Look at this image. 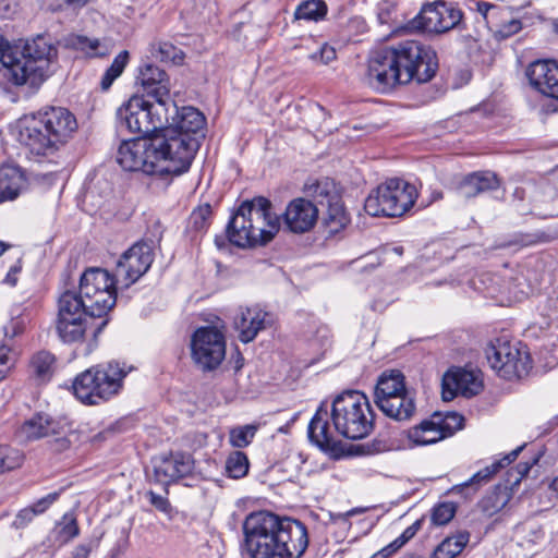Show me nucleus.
I'll use <instances>...</instances> for the list:
<instances>
[{"label": "nucleus", "instance_id": "1", "mask_svg": "<svg viewBox=\"0 0 558 558\" xmlns=\"http://www.w3.org/2000/svg\"><path fill=\"white\" fill-rule=\"evenodd\" d=\"M243 533L252 558H301L310 542L303 522L269 511L250 513L243 522Z\"/></svg>", "mask_w": 558, "mask_h": 558}, {"label": "nucleus", "instance_id": "2", "mask_svg": "<svg viewBox=\"0 0 558 558\" xmlns=\"http://www.w3.org/2000/svg\"><path fill=\"white\" fill-rule=\"evenodd\" d=\"M183 146L182 141L168 142L158 134L124 141L118 148L117 162L125 171H143L168 186L174 177L184 173L187 166L192 147Z\"/></svg>", "mask_w": 558, "mask_h": 558}, {"label": "nucleus", "instance_id": "3", "mask_svg": "<svg viewBox=\"0 0 558 558\" xmlns=\"http://www.w3.org/2000/svg\"><path fill=\"white\" fill-rule=\"evenodd\" d=\"M116 305L113 280L102 268H89L83 272L80 280V292L65 291L58 300L57 318L88 317L99 319L95 324L93 336L108 324V314Z\"/></svg>", "mask_w": 558, "mask_h": 558}, {"label": "nucleus", "instance_id": "4", "mask_svg": "<svg viewBox=\"0 0 558 558\" xmlns=\"http://www.w3.org/2000/svg\"><path fill=\"white\" fill-rule=\"evenodd\" d=\"M76 129V119L68 109L50 107L19 120L17 141L32 154L46 156L65 143Z\"/></svg>", "mask_w": 558, "mask_h": 558}, {"label": "nucleus", "instance_id": "5", "mask_svg": "<svg viewBox=\"0 0 558 558\" xmlns=\"http://www.w3.org/2000/svg\"><path fill=\"white\" fill-rule=\"evenodd\" d=\"M0 77L16 86L37 87L45 81L56 49L44 37L24 45H10L0 37Z\"/></svg>", "mask_w": 558, "mask_h": 558}, {"label": "nucleus", "instance_id": "6", "mask_svg": "<svg viewBox=\"0 0 558 558\" xmlns=\"http://www.w3.org/2000/svg\"><path fill=\"white\" fill-rule=\"evenodd\" d=\"M280 229L279 217L263 196L244 201L227 226L229 241L238 247H254L270 242Z\"/></svg>", "mask_w": 558, "mask_h": 558}, {"label": "nucleus", "instance_id": "7", "mask_svg": "<svg viewBox=\"0 0 558 558\" xmlns=\"http://www.w3.org/2000/svg\"><path fill=\"white\" fill-rule=\"evenodd\" d=\"M131 371L132 367L114 361L92 366L74 378L73 393L89 405L108 401L120 392L123 379Z\"/></svg>", "mask_w": 558, "mask_h": 558}, {"label": "nucleus", "instance_id": "8", "mask_svg": "<svg viewBox=\"0 0 558 558\" xmlns=\"http://www.w3.org/2000/svg\"><path fill=\"white\" fill-rule=\"evenodd\" d=\"M330 418L337 434L352 440L367 437L374 428L369 401L357 390L344 391L333 399Z\"/></svg>", "mask_w": 558, "mask_h": 558}, {"label": "nucleus", "instance_id": "9", "mask_svg": "<svg viewBox=\"0 0 558 558\" xmlns=\"http://www.w3.org/2000/svg\"><path fill=\"white\" fill-rule=\"evenodd\" d=\"M120 129L145 136L158 131L165 133L169 123L168 104L134 95L117 112Z\"/></svg>", "mask_w": 558, "mask_h": 558}, {"label": "nucleus", "instance_id": "10", "mask_svg": "<svg viewBox=\"0 0 558 558\" xmlns=\"http://www.w3.org/2000/svg\"><path fill=\"white\" fill-rule=\"evenodd\" d=\"M417 198V190L401 179H389L365 199L364 209L371 216L400 217Z\"/></svg>", "mask_w": 558, "mask_h": 558}, {"label": "nucleus", "instance_id": "11", "mask_svg": "<svg viewBox=\"0 0 558 558\" xmlns=\"http://www.w3.org/2000/svg\"><path fill=\"white\" fill-rule=\"evenodd\" d=\"M392 48L401 71L402 84L412 81L426 83L434 77L438 63L432 47L416 40H405Z\"/></svg>", "mask_w": 558, "mask_h": 558}, {"label": "nucleus", "instance_id": "12", "mask_svg": "<svg viewBox=\"0 0 558 558\" xmlns=\"http://www.w3.org/2000/svg\"><path fill=\"white\" fill-rule=\"evenodd\" d=\"M485 352L490 367L505 379L521 378L532 368L530 354L520 343L497 339Z\"/></svg>", "mask_w": 558, "mask_h": 558}, {"label": "nucleus", "instance_id": "13", "mask_svg": "<svg viewBox=\"0 0 558 558\" xmlns=\"http://www.w3.org/2000/svg\"><path fill=\"white\" fill-rule=\"evenodd\" d=\"M175 113L173 122H169L165 133L158 135L168 142L170 140L182 141L185 148L192 147L191 157L184 168V172H186L199 148L201 138L204 137L203 130L206 121L204 114L194 107H183L181 110H175Z\"/></svg>", "mask_w": 558, "mask_h": 558}, {"label": "nucleus", "instance_id": "14", "mask_svg": "<svg viewBox=\"0 0 558 558\" xmlns=\"http://www.w3.org/2000/svg\"><path fill=\"white\" fill-rule=\"evenodd\" d=\"M192 359L203 371L217 368L226 356L225 335L216 327H201L191 341Z\"/></svg>", "mask_w": 558, "mask_h": 558}, {"label": "nucleus", "instance_id": "15", "mask_svg": "<svg viewBox=\"0 0 558 558\" xmlns=\"http://www.w3.org/2000/svg\"><path fill=\"white\" fill-rule=\"evenodd\" d=\"M462 12L452 3L435 1L422 7L418 14L409 24L411 29L442 34L458 26Z\"/></svg>", "mask_w": 558, "mask_h": 558}, {"label": "nucleus", "instance_id": "16", "mask_svg": "<svg viewBox=\"0 0 558 558\" xmlns=\"http://www.w3.org/2000/svg\"><path fill=\"white\" fill-rule=\"evenodd\" d=\"M153 260L154 253L150 244L137 242L132 245L118 260L114 275H110L113 280L114 293L117 294L116 284L129 288L135 283L148 271Z\"/></svg>", "mask_w": 558, "mask_h": 558}, {"label": "nucleus", "instance_id": "17", "mask_svg": "<svg viewBox=\"0 0 558 558\" xmlns=\"http://www.w3.org/2000/svg\"><path fill=\"white\" fill-rule=\"evenodd\" d=\"M366 77L368 84L380 92H387L397 84H402L401 71H399L392 46L372 54L368 60Z\"/></svg>", "mask_w": 558, "mask_h": 558}, {"label": "nucleus", "instance_id": "18", "mask_svg": "<svg viewBox=\"0 0 558 558\" xmlns=\"http://www.w3.org/2000/svg\"><path fill=\"white\" fill-rule=\"evenodd\" d=\"M155 481L168 485L190 475L194 468L192 457L183 452L162 454L153 460Z\"/></svg>", "mask_w": 558, "mask_h": 558}, {"label": "nucleus", "instance_id": "19", "mask_svg": "<svg viewBox=\"0 0 558 558\" xmlns=\"http://www.w3.org/2000/svg\"><path fill=\"white\" fill-rule=\"evenodd\" d=\"M482 388L481 375L475 371L454 368L448 371L442 378V397L445 400H451L457 395L469 398L477 395Z\"/></svg>", "mask_w": 558, "mask_h": 558}, {"label": "nucleus", "instance_id": "20", "mask_svg": "<svg viewBox=\"0 0 558 558\" xmlns=\"http://www.w3.org/2000/svg\"><path fill=\"white\" fill-rule=\"evenodd\" d=\"M526 76L537 92L558 101V62L534 61L526 69Z\"/></svg>", "mask_w": 558, "mask_h": 558}, {"label": "nucleus", "instance_id": "21", "mask_svg": "<svg viewBox=\"0 0 558 558\" xmlns=\"http://www.w3.org/2000/svg\"><path fill=\"white\" fill-rule=\"evenodd\" d=\"M137 80L146 98L169 105L171 84L169 75L162 69L146 63L140 68Z\"/></svg>", "mask_w": 558, "mask_h": 558}, {"label": "nucleus", "instance_id": "22", "mask_svg": "<svg viewBox=\"0 0 558 558\" xmlns=\"http://www.w3.org/2000/svg\"><path fill=\"white\" fill-rule=\"evenodd\" d=\"M318 217L316 205L305 198H295L289 203L283 214L286 227L294 233L310 231Z\"/></svg>", "mask_w": 558, "mask_h": 558}, {"label": "nucleus", "instance_id": "23", "mask_svg": "<svg viewBox=\"0 0 558 558\" xmlns=\"http://www.w3.org/2000/svg\"><path fill=\"white\" fill-rule=\"evenodd\" d=\"M21 434L27 440L57 436L56 442L59 449H66L71 444V440L64 435L63 427L57 421L43 414H36L26 421L21 427Z\"/></svg>", "mask_w": 558, "mask_h": 558}, {"label": "nucleus", "instance_id": "24", "mask_svg": "<svg viewBox=\"0 0 558 558\" xmlns=\"http://www.w3.org/2000/svg\"><path fill=\"white\" fill-rule=\"evenodd\" d=\"M270 324L269 314L258 306L240 308L234 318V327L242 342L253 341L260 330Z\"/></svg>", "mask_w": 558, "mask_h": 558}, {"label": "nucleus", "instance_id": "25", "mask_svg": "<svg viewBox=\"0 0 558 558\" xmlns=\"http://www.w3.org/2000/svg\"><path fill=\"white\" fill-rule=\"evenodd\" d=\"M524 445L519 446L508 454L504 456L501 459L495 460L492 464L476 472L466 482L453 486L452 492L457 494L465 493L466 497L475 494L478 490V488L482 485L488 483L496 473H498L501 469L513 462L518 458L519 453L522 451Z\"/></svg>", "mask_w": 558, "mask_h": 558}, {"label": "nucleus", "instance_id": "26", "mask_svg": "<svg viewBox=\"0 0 558 558\" xmlns=\"http://www.w3.org/2000/svg\"><path fill=\"white\" fill-rule=\"evenodd\" d=\"M447 437H450V428L441 424V415L438 413L408 430V438L415 446L433 445Z\"/></svg>", "mask_w": 558, "mask_h": 558}, {"label": "nucleus", "instance_id": "27", "mask_svg": "<svg viewBox=\"0 0 558 558\" xmlns=\"http://www.w3.org/2000/svg\"><path fill=\"white\" fill-rule=\"evenodd\" d=\"M330 414L323 403L308 424V438L322 449H330L336 444L333 426L329 424Z\"/></svg>", "mask_w": 558, "mask_h": 558}, {"label": "nucleus", "instance_id": "28", "mask_svg": "<svg viewBox=\"0 0 558 558\" xmlns=\"http://www.w3.org/2000/svg\"><path fill=\"white\" fill-rule=\"evenodd\" d=\"M499 187L497 175L490 171H476L465 175L458 185L462 197L470 198Z\"/></svg>", "mask_w": 558, "mask_h": 558}, {"label": "nucleus", "instance_id": "29", "mask_svg": "<svg viewBox=\"0 0 558 558\" xmlns=\"http://www.w3.org/2000/svg\"><path fill=\"white\" fill-rule=\"evenodd\" d=\"M26 186L22 169L14 165L0 167V203L15 199Z\"/></svg>", "mask_w": 558, "mask_h": 558}, {"label": "nucleus", "instance_id": "30", "mask_svg": "<svg viewBox=\"0 0 558 558\" xmlns=\"http://www.w3.org/2000/svg\"><path fill=\"white\" fill-rule=\"evenodd\" d=\"M405 378L404 375L397 369L384 372L377 379V384L374 392V400L376 405L384 404L389 401V398L399 393L405 392Z\"/></svg>", "mask_w": 558, "mask_h": 558}, {"label": "nucleus", "instance_id": "31", "mask_svg": "<svg viewBox=\"0 0 558 558\" xmlns=\"http://www.w3.org/2000/svg\"><path fill=\"white\" fill-rule=\"evenodd\" d=\"M304 193L320 206H328L341 198L337 184L329 178L310 179L304 185Z\"/></svg>", "mask_w": 558, "mask_h": 558}, {"label": "nucleus", "instance_id": "32", "mask_svg": "<svg viewBox=\"0 0 558 558\" xmlns=\"http://www.w3.org/2000/svg\"><path fill=\"white\" fill-rule=\"evenodd\" d=\"M388 405L378 404L380 411L388 417L396 421L410 420L416 410L415 398L408 389L405 392L399 393L387 400Z\"/></svg>", "mask_w": 558, "mask_h": 558}, {"label": "nucleus", "instance_id": "33", "mask_svg": "<svg viewBox=\"0 0 558 558\" xmlns=\"http://www.w3.org/2000/svg\"><path fill=\"white\" fill-rule=\"evenodd\" d=\"M89 320L88 317L57 318L58 336L65 343L81 341L88 330L94 331L95 326H89Z\"/></svg>", "mask_w": 558, "mask_h": 558}, {"label": "nucleus", "instance_id": "34", "mask_svg": "<svg viewBox=\"0 0 558 558\" xmlns=\"http://www.w3.org/2000/svg\"><path fill=\"white\" fill-rule=\"evenodd\" d=\"M68 45L87 58H105L111 52V46L107 41L83 35L70 36Z\"/></svg>", "mask_w": 558, "mask_h": 558}, {"label": "nucleus", "instance_id": "35", "mask_svg": "<svg viewBox=\"0 0 558 558\" xmlns=\"http://www.w3.org/2000/svg\"><path fill=\"white\" fill-rule=\"evenodd\" d=\"M470 541L468 532L446 537L433 551L430 558H456Z\"/></svg>", "mask_w": 558, "mask_h": 558}, {"label": "nucleus", "instance_id": "36", "mask_svg": "<svg viewBox=\"0 0 558 558\" xmlns=\"http://www.w3.org/2000/svg\"><path fill=\"white\" fill-rule=\"evenodd\" d=\"M54 362L56 359L50 352H37L29 362L32 375L40 383L49 381L54 372Z\"/></svg>", "mask_w": 558, "mask_h": 558}, {"label": "nucleus", "instance_id": "37", "mask_svg": "<svg viewBox=\"0 0 558 558\" xmlns=\"http://www.w3.org/2000/svg\"><path fill=\"white\" fill-rule=\"evenodd\" d=\"M325 226L329 234H337L343 230L350 222V217L343 206L342 199L330 203L326 206Z\"/></svg>", "mask_w": 558, "mask_h": 558}, {"label": "nucleus", "instance_id": "38", "mask_svg": "<svg viewBox=\"0 0 558 558\" xmlns=\"http://www.w3.org/2000/svg\"><path fill=\"white\" fill-rule=\"evenodd\" d=\"M510 500V493L506 486H497L487 494L481 501L480 508L487 517H493L502 510Z\"/></svg>", "mask_w": 558, "mask_h": 558}, {"label": "nucleus", "instance_id": "39", "mask_svg": "<svg viewBox=\"0 0 558 558\" xmlns=\"http://www.w3.org/2000/svg\"><path fill=\"white\" fill-rule=\"evenodd\" d=\"M502 12L488 27L497 39H506L522 28L521 21L513 17L507 9L502 8Z\"/></svg>", "mask_w": 558, "mask_h": 558}, {"label": "nucleus", "instance_id": "40", "mask_svg": "<svg viewBox=\"0 0 558 558\" xmlns=\"http://www.w3.org/2000/svg\"><path fill=\"white\" fill-rule=\"evenodd\" d=\"M151 56L161 62H171L173 64H182L184 52L170 41L158 40L150 45Z\"/></svg>", "mask_w": 558, "mask_h": 558}, {"label": "nucleus", "instance_id": "41", "mask_svg": "<svg viewBox=\"0 0 558 558\" xmlns=\"http://www.w3.org/2000/svg\"><path fill=\"white\" fill-rule=\"evenodd\" d=\"M130 60L128 50L121 51L112 61L111 65L105 71L100 78L101 90H108L113 82L121 76Z\"/></svg>", "mask_w": 558, "mask_h": 558}, {"label": "nucleus", "instance_id": "42", "mask_svg": "<svg viewBox=\"0 0 558 558\" xmlns=\"http://www.w3.org/2000/svg\"><path fill=\"white\" fill-rule=\"evenodd\" d=\"M327 14V5L323 0H305L295 9V20L319 21Z\"/></svg>", "mask_w": 558, "mask_h": 558}, {"label": "nucleus", "instance_id": "43", "mask_svg": "<svg viewBox=\"0 0 558 558\" xmlns=\"http://www.w3.org/2000/svg\"><path fill=\"white\" fill-rule=\"evenodd\" d=\"M258 425L247 424L243 426H236L230 429L229 442L234 448L247 447L256 435Z\"/></svg>", "mask_w": 558, "mask_h": 558}, {"label": "nucleus", "instance_id": "44", "mask_svg": "<svg viewBox=\"0 0 558 558\" xmlns=\"http://www.w3.org/2000/svg\"><path fill=\"white\" fill-rule=\"evenodd\" d=\"M248 459L242 451H233L226 461V472L232 478H241L248 472Z\"/></svg>", "mask_w": 558, "mask_h": 558}, {"label": "nucleus", "instance_id": "45", "mask_svg": "<svg viewBox=\"0 0 558 558\" xmlns=\"http://www.w3.org/2000/svg\"><path fill=\"white\" fill-rule=\"evenodd\" d=\"M23 462V454L8 446L0 445V472L19 468Z\"/></svg>", "mask_w": 558, "mask_h": 558}, {"label": "nucleus", "instance_id": "46", "mask_svg": "<svg viewBox=\"0 0 558 558\" xmlns=\"http://www.w3.org/2000/svg\"><path fill=\"white\" fill-rule=\"evenodd\" d=\"M422 527V520H416L410 526H408L400 536L392 541L389 545L383 548L385 556H389L400 549L407 544Z\"/></svg>", "mask_w": 558, "mask_h": 558}, {"label": "nucleus", "instance_id": "47", "mask_svg": "<svg viewBox=\"0 0 558 558\" xmlns=\"http://www.w3.org/2000/svg\"><path fill=\"white\" fill-rule=\"evenodd\" d=\"M456 511L457 508L453 502H440L433 508L432 522L435 525H445L453 519Z\"/></svg>", "mask_w": 558, "mask_h": 558}, {"label": "nucleus", "instance_id": "48", "mask_svg": "<svg viewBox=\"0 0 558 558\" xmlns=\"http://www.w3.org/2000/svg\"><path fill=\"white\" fill-rule=\"evenodd\" d=\"M210 217L211 207L209 204H205L192 211L190 216V223L194 230L201 231L207 228Z\"/></svg>", "mask_w": 558, "mask_h": 558}, {"label": "nucleus", "instance_id": "49", "mask_svg": "<svg viewBox=\"0 0 558 558\" xmlns=\"http://www.w3.org/2000/svg\"><path fill=\"white\" fill-rule=\"evenodd\" d=\"M476 11L482 15L488 27L495 22L496 17H499V15L504 13L502 8L485 1H478L476 3Z\"/></svg>", "mask_w": 558, "mask_h": 558}, {"label": "nucleus", "instance_id": "50", "mask_svg": "<svg viewBox=\"0 0 558 558\" xmlns=\"http://www.w3.org/2000/svg\"><path fill=\"white\" fill-rule=\"evenodd\" d=\"M78 533H80V530H78L76 520L71 515H64L62 526L59 531L60 537L64 542H68L70 539L74 538L75 536H77Z\"/></svg>", "mask_w": 558, "mask_h": 558}, {"label": "nucleus", "instance_id": "51", "mask_svg": "<svg viewBox=\"0 0 558 558\" xmlns=\"http://www.w3.org/2000/svg\"><path fill=\"white\" fill-rule=\"evenodd\" d=\"M28 319L25 315L13 317L4 327V336L13 338L23 332Z\"/></svg>", "mask_w": 558, "mask_h": 558}, {"label": "nucleus", "instance_id": "52", "mask_svg": "<svg viewBox=\"0 0 558 558\" xmlns=\"http://www.w3.org/2000/svg\"><path fill=\"white\" fill-rule=\"evenodd\" d=\"M336 49L328 44H324L317 52L310 54L311 60H319L323 64H329L331 61L336 60Z\"/></svg>", "mask_w": 558, "mask_h": 558}, {"label": "nucleus", "instance_id": "53", "mask_svg": "<svg viewBox=\"0 0 558 558\" xmlns=\"http://www.w3.org/2000/svg\"><path fill=\"white\" fill-rule=\"evenodd\" d=\"M147 497H148L150 504L157 510H159L163 513H167V514H169L171 512V505L166 497L158 495V494L154 493L153 490H149L147 493Z\"/></svg>", "mask_w": 558, "mask_h": 558}, {"label": "nucleus", "instance_id": "54", "mask_svg": "<svg viewBox=\"0 0 558 558\" xmlns=\"http://www.w3.org/2000/svg\"><path fill=\"white\" fill-rule=\"evenodd\" d=\"M463 421V416L456 412L448 413L446 416H441V424L449 426L450 436H452L458 429L462 428Z\"/></svg>", "mask_w": 558, "mask_h": 558}, {"label": "nucleus", "instance_id": "55", "mask_svg": "<svg viewBox=\"0 0 558 558\" xmlns=\"http://www.w3.org/2000/svg\"><path fill=\"white\" fill-rule=\"evenodd\" d=\"M58 493L48 494L31 506V509H33L34 513L37 515L44 513L58 499Z\"/></svg>", "mask_w": 558, "mask_h": 558}, {"label": "nucleus", "instance_id": "56", "mask_svg": "<svg viewBox=\"0 0 558 558\" xmlns=\"http://www.w3.org/2000/svg\"><path fill=\"white\" fill-rule=\"evenodd\" d=\"M37 514L34 513V510L31 507H26L22 509L15 517L13 521V526L16 529L25 527Z\"/></svg>", "mask_w": 558, "mask_h": 558}, {"label": "nucleus", "instance_id": "57", "mask_svg": "<svg viewBox=\"0 0 558 558\" xmlns=\"http://www.w3.org/2000/svg\"><path fill=\"white\" fill-rule=\"evenodd\" d=\"M313 342L317 343L322 348H326L330 344V330L326 326L317 328Z\"/></svg>", "mask_w": 558, "mask_h": 558}, {"label": "nucleus", "instance_id": "58", "mask_svg": "<svg viewBox=\"0 0 558 558\" xmlns=\"http://www.w3.org/2000/svg\"><path fill=\"white\" fill-rule=\"evenodd\" d=\"M21 270L22 262L21 259H17L16 263L10 267L5 278L3 279V282L14 287L17 282V275L21 272Z\"/></svg>", "mask_w": 558, "mask_h": 558}, {"label": "nucleus", "instance_id": "59", "mask_svg": "<svg viewBox=\"0 0 558 558\" xmlns=\"http://www.w3.org/2000/svg\"><path fill=\"white\" fill-rule=\"evenodd\" d=\"M9 348L5 345L0 347V380L5 376L10 368L9 365Z\"/></svg>", "mask_w": 558, "mask_h": 558}, {"label": "nucleus", "instance_id": "60", "mask_svg": "<svg viewBox=\"0 0 558 558\" xmlns=\"http://www.w3.org/2000/svg\"><path fill=\"white\" fill-rule=\"evenodd\" d=\"M90 547L88 545H78L73 551V558H88Z\"/></svg>", "mask_w": 558, "mask_h": 558}, {"label": "nucleus", "instance_id": "61", "mask_svg": "<svg viewBox=\"0 0 558 558\" xmlns=\"http://www.w3.org/2000/svg\"><path fill=\"white\" fill-rule=\"evenodd\" d=\"M62 3L58 4V8H62L63 4L71 7H82L86 4L88 0H61Z\"/></svg>", "mask_w": 558, "mask_h": 558}, {"label": "nucleus", "instance_id": "62", "mask_svg": "<svg viewBox=\"0 0 558 558\" xmlns=\"http://www.w3.org/2000/svg\"><path fill=\"white\" fill-rule=\"evenodd\" d=\"M532 464L530 463H520L518 464V472L521 474V476H525L530 469H531Z\"/></svg>", "mask_w": 558, "mask_h": 558}, {"label": "nucleus", "instance_id": "63", "mask_svg": "<svg viewBox=\"0 0 558 558\" xmlns=\"http://www.w3.org/2000/svg\"><path fill=\"white\" fill-rule=\"evenodd\" d=\"M374 450L375 452H380V451H384L386 450L388 447L385 445V444H381L380 441L374 444Z\"/></svg>", "mask_w": 558, "mask_h": 558}, {"label": "nucleus", "instance_id": "64", "mask_svg": "<svg viewBox=\"0 0 558 558\" xmlns=\"http://www.w3.org/2000/svg\"><path fill=\"white\" fill-rule=\"evenodd\" d=\"M550 488L556 494V496L558 498V476L553 480V482L550 484Z\"/></svg>", "mask_w": 558, "mask_h": 558}]
</instances>
